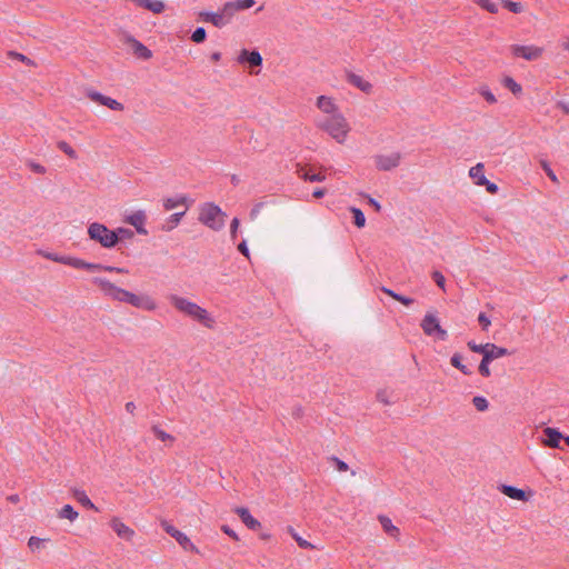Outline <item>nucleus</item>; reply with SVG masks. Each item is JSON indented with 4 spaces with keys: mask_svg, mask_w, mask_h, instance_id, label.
I'll list each match as a JSON object with an SVG mask.
<instances>
[{
    "mask_svg": "<svg viewBox=\"0 0 569 569\" xmlns=\"http://www.w3.org/2000/svg\"><path fill=\"white\" fill-rule=\"evenodd\" d=\"M467 346L472 352L482 355V359L478 367V371L482 377L486 378L490 377L491 375V371L489 369L490 362H492L495 359L512 355V351L508 350L507 348L499 347L490 342L485 345H478L473 340H470L468 341Z\"/></svg>",
    "mask_w": 569,
    "mask_h": 569,
    "instance_id": "1",
    "label": "nucleus"
},
{
    "mask_svg": "<svg viewBox=\"0 0 569 569\" xmlns=\"http://www.w3.org/2000/svg\"><path fill=\"white\" fill-rule=\"evenodd\" d=\"M169 300L171 305L180 312L186 313L187 316L199 321L209 329L213 328L214 320L210 317L209 312L202 307L177 295H171Z\"/></svg>",
    "mask_w": 569,
    "mask_h": 569,
    "instance_id": "2",
    "label": "nucleus"
},
{
    "mask_svg": "<svg viewBox=\"0 0 569 569\" xmlns=\"http://www.w3.org/2000/svg\"><path fill=\"white\" fill-rule=\"evenodd\" d=\"M88 236L101 247L111 249L118 244V238L114 230L109 229L100 222H92L88 227Z\"/></svg>",
    "mask_w": 569,
    "mask_h": 569,
    "instance_id": "3",
    "label": "nucleus"
},
{
    "mask_svg": "<svg viewBox=\"0 0 569 569\" xmlns=\"http://www.w3.org/2000/svg\"><path fill=\"white\" fill-rule=\"evenodd\" d=\"M319 127L338 142H342L349 131L348 123L340 113L326 117L319 122Z\"/></svg>",
    "mask_w": 569,
    "mask_h": 569,
    "instance_id": "4",
    "label": "nucleus"
},
{
    "mask_svg": "<svg viewBox=\"0 0 569 569\" xmlns=\"http://www.w3.org/2000/svg\"><path fill=\"white\" fill-rule=\"evenodd\" d=\"M226 213L212 202L204 203L199 212V221L212 230H220L224 224Z\"/></svg>",
    "mask_w": 569,
    "mask_h": 569,
    "instance_id": "5",
    "label": "nucleus"
},
{
    "mask_svg": "<svg viewBox=\"0 0 569 569\" xmlns=\"http://www.w3.org/2000/svg\"><path fill=\"white\" fill-rule=\"evenodd\" d=\"M92 282L100 288V290L113 300L124 302L128 290L117 287L109 280L100 277L92 279Z\"/></svg>",
    "mask_w": 569,
    "mask_h": 569,
    "instance_id": "6",
    "label": "nucleus"
},
{
    "mask_svg": "<svg viewBox=\"0 0 569 569\" xmlns=\"http://www.w3.org/2000/svg\"><path fill=\"white\" fill-rule=\"evenodd\" d=\"M425 335L433 336L437 335L439 340L445 341L448 337V333L445 329L441 328L439 320L432 313H427L420 323Z\"/></svg>",
    "mask_w": 569,
    "mask_h": 569,
    "instance_id": "7",
    "label": "nucleus"
},
{
    "mask_svg": "<svg viewBox=\"0 0 569 569\" xmlns=\"http://www.w3.org/2000/svg\"><path fill=\"white\" fill-rule=\"evenodd\" d=\"M71 267L76 268V269H84L90 272H96V271H107V272H117V273H127L128 272V270H126L124 268L104 266L101 263L87 262L80 258H74V257H73V260H71Z\"/></svg>",
    "mask_w": 569,
    "mask_h": 569,
    "instance_id": "8",
    "label": "nucleus"
},
{
    "mask_svg": "<svg viewBox=\"0 0 569 569\" xmlns=\"http://www.w3.org/2000/svg\"><path fill=\"white\" fill-rule=\"evenodd\" d=\"M161 527L162 529L168 533L170 535L172 538H174L177 540V542L187 551H192V552H196L198 553L199 550L198 548L191 542V540L187 537V535H184L183 532H181L180 530H178L177 528H174L172 525H170L168 521L166 520H162L161 521Z\"/></svg>",
    "mask_w": 569,
    "mask_h": 569,
    "instance_id": "9",
    "label": "nucleus"
},
{
    "mask_svg": "<svg viewBox=\"0 0 569 569\" xmlns=\"http://www.w3.org/2000/svg\"><path fill=\"white\" fill-rule=\"evenodd\" d=\"M237 61L251 68L252 74H258L260 71H254L253 69L262 66V57L257 50L242 49L238 54Z\"/></svg>",
    "mask_w": 569,
    "mask_h": 569,
    "instance_id": "10",
    "label": "nucleus"
},
{
    "mask_svg": "<svg viewBox=\"0 0 569 569\" xmlns=\"http://www.w3.org/2000/svg\"><path fill=\"white\" fill-rule=\"evenodd\" d=\"M510 51L513 57L523 58L528 61L538 59L542 53V48L536 46L512 44Z\"/></svg>",
    "mask_w": 569,
    "mask_h": 569,
    "instance_id": "11",
    "label": "nucleus"
},
{
    "mask_svg": "<svg viewBox=\"0 0 569 569\" xmlns=\"http://www.w3.org/2000/svg\"><path fill=\"white\" fill-rule=\"evenodd\" d=\"M401 154L392 152L391 154H378L375 157L376 167L380 171H390L400 164Z\"/></svg>",
    "mask_w": 569,
    "mask_h": 569,
    "instance_id": "12",
    "label": "nucleus"
},
{
    "mask_svg": "<svg viewBox=\"0 0 569 569\" xmlns=\"http://www.w3.org/2000/svg\"><path fill=\"white\" fill-rule=\"evenodd\" d=\"M124 302L129 303L133 307L142 308L146 310H154L156 309V302L153 301V299H151L148 296H138L130 291H127Z\"/></svg>",
    "mask_w": 569,
    "mask_h": 569,
    "instance_id": "13",
    "label": "nucleus"
},
{
    "mask_svg": "<svg viewBox=\"0 0 569 569\" xmlns=\"http://www.w3.org/2000/svg\"><path fill=\"white\" fill-rule=\"evenodd\" d=\"M123 39H124V44L127 46V48L129 50H131L132 53L138 59L147 60V59H150L152 57L151 50L148 49L141 42H139L136 38H123Z\"/></svg>",
    "mask_w": 569,
    "mask_h": 569,
    "instance_id": "14",
    "label": "nucleus"
},
{
    "mask_svg": "<svg viewBox=\"0 0 569 569\" xmlns=\"http://www.w3.org/2000/svg\"><path fill=\"white\" fill-rule=\"evenodd\" d=\"M147 216L143 210H137L132 214L124 218V222L133 226L139 234L146 236L148 233L144 228Z\"/></svg>",
    "mask_w": 569,
    "mask_h": 569,
    "instance_id": "15",
    "label": "nucleus"
},
{
    "mask_svg": "<svg viewBox=\"0 0 569 569\" xmlns=\"http://www.w3.org/2000/svg\"><path fill=\"white\" fill-rule=\"evenodd\" d=\"M137 8L150 11L154 14L162 13L166 10L163 0H131Z\"/></svg>",
    "mask_w": 569,
    "mask_h": 569,
    "instance_id": "16",
    "label": "nucleus"
},
{
    "mask_svg": "<svg viewBox=\"0 0 569 569\" xmlns=\"http://www.w3.org/2000/svg\"><path fill=\"white\" fill-rule=\"evenodd\" d=\"M236 513L239 516L241 521L251 530H259L261 528L260 521L253 518L249 511V509L244 507L236 508Z\"/></svg>",
    "mask_w": 569,
    "mask_h": 569,
    "instance_id": "17",
    "label": "nucleus"
},
{
    "mask_svg": "<svg viewBox=\"0 0 569 569\" xmlns=\"http://www.w3.org/2000/svg\"><path fill=\"white\" fill-rule=\"evenodd\" d=\"M543 433H545L543 445L546 447L559 448V443L563 438V436L560 431H558L555 428L548 427L543 430Z\"/></svg>",
    "mask_w": 569,
    "mask_h": 569,
    "instance_id": "18",
    "label": "nucleus"
},
{
    "mask_svg": "<svg viewBox=\"0 0 569 569\" xmlns=\"http://www.w3.org/2000/svg\"><path fill=\"white\" fill-rule=\"evenodd\" d=\"M256 3V0H236L228 2L223 6V12L228 16H232L236 11L251 8Z\"/></svg>",
    "mask_w": 569,
    "mask_h": 569,
    "instance_id": "19",
    "label": "nucleus"
},
{
    "mask_svg": "<svg viewBox=\"0 0 569 569\" xmlns=\"http://www.w3.org/2000/svg\"><path fill=\"white\" fill-rule=\"evenodd\" d=\"M111 528L114 530V532L124 540H131L134 536V531L126 526L123 522H121L118 518H113L111 520Z\"/></svg>",
    "mask_w": 569,
    "mask_h": 569,
    "instance_id": "20",
    "label": "nucleus"
},
{
    "mask_svg": "<svg viewBox=\"0 0 569 569\" xmlns=\"http://www.w3.org/2000/svg\"><path fill=\"white\" fill-rule=\"evenodd\" d=\"M499 490L506 495L507 497L513 499V500H519V501H527L528 500V496L526 493L525 490L522 489H519L517 487H513V486H510V485H501L499 487Z\"/></svg>",
    "mask_w": 569,
    "mask_h": 569,
    "instance_id": "21",
    "label": "nucleus"
},
{
    "mask_svg": "<svg viewBox=\"0 0 569 569\" xmlns=\"http://www.w3.org/2000/svg\"><path fill=\"white\" fill-rule=\"evenodd\" d=\"M193 201L190 200L187 196L180 194L176 198H166L163 199V208L164 210L169 211L174 209L178 206H184L187 210Z\"/></svg>",
    "mask_w": 569,
    "mask_h": 569,
    "instance_id": "22",
    "label": "nucleus"
},
{
    "mask_svg": "<svg viewBox=\"0 0 569 569\" xmlns=\"http://www.w3.org/2000/svg\"><path fill=\"white\" fill-rule=\"evenodd\" d=\"M297 173L301 179L310 182H321L326 179L321 173H311L310 170L301 163H297Z\"/></svg>",
    "mask_w": 569,
    "mask_h": 569,
    "instance_id": "23",
    "label": "nucleus"
},
{
    "mask_svg": "<svg viewBox=\"0 0 569 569\" xmlns=\"http://www.w3.org/2000/svg\"><path fill=\"white\" fill-rule=\"evenodd\" d=\"M347 79L351 84H353L355 87H357L358 89H360L361 91H363L366 93H369L372 88L370 82L363 80L360 76H358L356 73L348 72Z\"/></svg>",
    "mask_w": 569,
    "mask_h": 569,
    "instance_id": "24",
    "label": "nucleus"
},
{
    "mask_svg": "<svg viewBox=\"0 0 569 569\" xmlns=\"http://www.w3.org/2000/svg\"><path fill=\"white\" fill-rule=\"evenodd\" d=\"M317 107L326 112V113H329V114H337L336 113V110H337V107L336 104L333 103L332 99L331 98H328L326 96H320L318 99H317Z\"/></svg>",
    "mask_w": 569,
    "mask_h": 569,
    "instance_id": "25",
    "label": "nucleus"
},
{
    "mask_svg": "<svg viewBox=\"0 0 569 569\" xmlns=\"http://www.w3.org/2000/svg\"><path fill=\"white\" fill-rule=\"evenodd\" d=\"M230 18H231V16H228L227 13H224L223 9L219 13H206L204 14V20L210 21L212 24H214L217 27H221V26L226 24Z\"/></svg>",
    "mask_w": 569,
    "mask_h": 569,
    "instance_id": "26",
    "label": "nucleus"
},
{
    "mask_svg": "<svg viewBox=\"0 0 569 569\" xmlns=\"http://www.w3.org/2000/svg\"><path fill=\"white\" fill-rule=\"evenodd\" d=\"M72 496L83 507H86L88 509H92L94 511H98V508L96 507V505L89 499V497L87 496V493L83 490L73 489Z\"/></svg>",
    "mask_w": 569,
    "mask_h": 569,
    "instance_id": "27",
    "label": "nucleus"
},
{
    "mask_svg": "<svg viewBox=\"0 0 569 569\" xmlns=\"http://www.w3.org/2000/svg\"><path fill=\"white\" fill-rule=\"evenodd\" d=\"M450 365L466 376L472 375V371L462 363V356L459 352H456L451 356Z\"/></svg>",
    "mask_w": 569,
    "mask_h": 569,
    "instance_id": "28",
    "label": "nucleus"
},
{
    "mask_svg": "<svg viewBox=\"0 0 569 569\" xmlns=\"http://www.w3.org/2000/svg\"><path fill=\"white\" fill-rule=\"evenodd\" d=\"M186 211L187 210H183L181 212H176L171 214L161 229L163 231H171L172 229H174L180 223L182 217L186 214Z\"/></svg>",
    "mask_w": 569,
    "mask_h": 569,
    "instance_id": "29",
    "label": "nucleus"
},
{
    "mask_svg": "<svg viewBox=\"0 0 569 569\" xmlns=\"http://www.w3.org/2000/svg\"><path fill=\"white\" fill-rule=\"evenodd\" d=\"M475 3L490 13H497L501 7L500 2L493 0H475Z\"/></svg>",
    "mask_w": 569,
    "mask_h": 569,
    "instance_id": "30",
    "label": "nucleus"
},
{
    "mask_svg": "<svg viewBox=\"0 0 569 569\" xmlns=\"http://www.w3.org/2000/svg\"><path fill=\"white\" fill-rule=\"evenodd\" d=\"M58 516L61 519L74 521L78 518L79 513L78 511L74 510V508L71 505H66L59 510Z\"/></svg>",
    "mask_w": 569,
    "mask_h": 569,
    "instance_id": "31",
    "label": "nucleus"
},
{
    "mask_svg": "<svg viewBox=\"0 0 569 569\" xmlns=\"http://www.w3.org/2000/svg\"><path fill=\"white\" fill-rule=\"evenodd\" d=\"M502 84L509 89L515 96H519L522 92V87L513 80V78L507 76L502 79Z\"/></svg>",
    "mask_w": 569,
    "mask_h": 569,
    "instance_id": "32",
    "label": "nucleus"
},
{
    "mask_svg": "<svg viewBox=\"0 0 569 569\" xmlns=\"http://www.w3.org/2000/svg\"><path fill=\"white\" fill-rule=\"evenodd\" d=\"M379 521H380L383 530L388 535L396 536L397 533H399V529L392 525L390 518H388L387 516H379Z\"/></svg>",
    "mask_w": 569,
    "mask_h": 569,
    "instance_id": "33",
    "label": "nucleus"
},
{
    "mask_svg": "<svg viewBox=\"0 0 569 569\" xmlns=\"http://www.w3.org/2000/svg\"><path fill=\"white\" fill-rule=\"evenodd\" d=\"M350 211L352 213L355 226L358 228H363L366 224V217H365L363 212L359 208H356V207H351Z\"/></svg>",
    "mask_w": 569,
    "mask_h": 569,
    "instance_id": "34",
    "label": "nucleus"
},
{
    "mask_svg": "<svg viewBox=\"0 0 569 569\" xmlns=\"http://www.w3.org/2000/svg\"><path fill=\"white\" fill-rule=\"evenodd\" d=\"M42 256L46 257L49 260H52L54 262H59V263H62V264H67V266H70V267H71V260H73V257L59 256L57 253H51V252L42 253Z\"/></svg>",
    "mask_w": 569,
    "mask_h": 569,
    "instance_id": "35",
    "label": "nucleus"
},
{
    "mask_svg": "<svg viewBox=\"0 0 569 569\" xmlns=\"http://www.w3.org/2000/svg\"><path fill=\"white\" fill-rule=\"evenodd\" d=\"M57 147L59 150H61L63 153H66L70 159L76 160L78 158L76 150L68 142L61 140L57 143Z\"/></svg>",
    "mask_w": 569,
    "mask_h": 569,
    "instance_id": "36",
    "label": "nucleus"
},
{
    "mask_svg": "<svg viewBox=\"0 0 569 569\" xmlns=\"http://www.w3.org/2000/svg\"><path fill=\"white\" fill-rule=\"evenodd\" d=\"M476 184L485 186L487 191L491 194H496L499 190L498 186L493 182H490L485 174H481L480 180H477Z\"/></svg>",
    "mask_w": 569,
    "mask_h": 569,
    "instance_id": "37",
    "label": "nucleus"
},
{
    "mask_svg": "<svg viewBox=\"0 0 569 569\" xmlns=\"http://www.w3.org/2000/svg\"><path fill=\"white\" fill-rule=\"evenodd\" d=\"M114 232H116V236L118 238V243L121 241V240H130L134 237V232L131 230V229H128V228H117L114 229Z\"/></svg>",
    "mask_w": 569,
    "mask_h": 569,
    "instance_id": "38",
    "label": "nucleus"
},
{
    "mask_svg": "<svg viewBox=\"0 0 569 569\" xmlns=\"http://www.w3.org/2000/svg\"><path fill=\"white\" fill-rule=\"evenodd\" d=\"M153 435L157 437V439L161 440V441H174V437L167 433L166 431H163L162 429H160L158 426H152L151 428Z\"/></svg>",
    "mask_w": 569,
    "mask_h": 569,
    "instance_id": "39",
    "label": "nucleus"
},
{
    "mask_svg": "<svg viewBox=\"0 0 569 569\" xmlns=\"http://www.w3.org/2000/svg\"><path fill=\"white\" fill-rule=\"evenodd\" d=\"M501 6L507 8L513 13H520L522 11V4L520 2L509 1V0H501Z\"/></svg>",
    "mask_w": 569,
    "mask_h": 569,
    "instance_id": "40",
    "label": "nucleus"
},
{
    "mask_svg": "<svg viewBox=\"0 0 569 569\" xmlns=\"http://www.w3.org/2000/svg\"><path fill=\"white\" fill-rule=\"evenodd\" d=\"M102 106L108 107L114 111H122L124 109L123 104L110 97H106L104 101H102Z\"/></svg>",
    "mask_w": 569,
    "mask_h": 569,
    "instance_id": "41",
    "label": "nucleus"
},
{
    "mask_svg": "<svg viewBox=\"0 0 569 569\" xmlns=\"http://www.w3.org/2000/svg\"><path fill=\"white\" fill-rule=\"evenodd\" d=\"M472 403L478 411H485L489 407V402L485 397L476 396L472 399Z\"/></svg>",
    "mask_w": 569,
    "mask_h": 569,
    "instance_id": "42",
    "label": "nucleus"
},
{
    "mask_svg": "<svg viewBox=\"0 0 569 569\" xmlns=\"http://www.w3.org/2000/svg\"><path fill=\"white\" fill-rule=\"evenodd\" d=\"M483 171H485L483 164L482 163H477L475 167H472L470 169L469 176L472 179H475V182H476L477 180H480L481 174H485Z\"/></svg>",
    "mask_w": 569,
    "mask_h": 569,
    "instance_id": "43",
    "label": "nucleus"
},
{
    "mask_svg": "<svg viewBox=\"0 0 569 569\" xmlns=\"http://www.w3.org/2000/svg\"><path fill=\"white\" fill-rule=\"evenodd\" d=\"M8 56L10 58H14V59L20 60V61L24 62L28 66H34V62L30 58H28L27 56H24L22 53H18L16 51H9Z\"/></svg>",
    "mask_w": 569,
    "mask_h": 569,
    "instance_id": "44",
    "label": "nucleus"
},
{
    "mask_svg": "<svg viewBox=\"0 0 569 569\" xmlns=\"http://www.w3.org/2000/svg\"><path fill=\"white\" fill-rule=\"evenodd\" d=\"M431 277L433 281L437 283V286L445 291L446 279L443 274L440 271L436 270L432 272Z\"/></svg>",
    "mask_w": 569,
    "mask_h": 569,
    "instance_id": "45",
    "label": "nucleus"
},
{
    "mask_svg": "<svg viewBox=\"0 0 569 569\" xmlns=\"http://www.w3.org/2000/svg\"><path fill=\"white\" fill-rule=\"evenodd\" d=\"M87 97L94 101V102H98L100 104H102V101H104L106 97L107 96H103L102 93L98 92V91H93V90H89L87 92Z\"/></svg>",
    "mask_w": 569,
    "mask_h": 569,
    "instance_id": "46",
    "label": "nucleus"
},
{
    "mask_svg": "<svg viewBox=\"0 0 569 569\" xmlns=\"http://www.w3.org/2000/svg\"><path fill=\"white\" fill-rule=\"evenodd\" d=\"M44 540L38 537H31L28 541V546L31 550L40 549L43 545Z\"/></svg>",
    "mask_w": 569,
    "mask_h": 569,
    "instance_id": "47",
    "label": "nucleus"
},
{
    "mask_svg": "<svg viewBox=\"0 0 569 569\" xmlns=\"http://www.w3.org/2000/svg\"><path fill=\"white\" fill-rule=\"evenodd\" d=\"M541 167L546 174L553 181L558 182L557 176L555 174L553 170L550 168L547 161H541Z\"/></svg>",
    "mask_w": 569,
    "mask_h": 569,
    "instance_id": "48",
    "label": "nucleus"
},
{
    "mask_svg": "<svg viewBox=\"0 0 569 569\" xmlns=\"http://www.w3.org/2000/svg\"><path fill=\"white\" fill-rule=\"evenodd\" d=\"M480 94L485 98V100L489 103H495L497 101L495 94L489 90V89H486V88H482L480 90Z\"/></svg>",
    "mask_w": 569,
    "mask_h": 569,
    "instance_id": "49",
    "label": "nucleus"
},
{
    "mask_svg": "<svg viewBox=\"0 0 569 569\" xmlns=\"http://www.w3.org/2000/svg\"><path fill=\"white\" fill-rule=\"evenodd\" d=\"M478 321L482 330H488V327L491 325L490 319L483 312L479 313Z\"/></svg>",
    "mask_w": 569,
    "mask_h": 569,
    "instance_id": "50",
    "label": "nucleus"
},
{
    "mask_svg": "<svg viewBox=\"0 0 569 569\" xmlns=\"http://www.w3.org/2000/svg\"><path fill=\"white\" fill-rule=\"evenodd\" d=\"M240 224V221L238 218H233L232 221H231V224H230V237L232 240H236L237 238V232H238V227Z\"/></svg>",
    "mask_w": 569,
    "mask_h": 569,
    "instance_id": "51",
    "label": "nucleus"
},
{
    "mask_svg": "<svg viewBox=\"0 0 569 569\" xmlns=\"http://www.w3.org/2000/svg\"><path fill=\"white\" fill-rule=\"evenodd\" d=\"M331 460L336 463V468L338 471L345 472L349 469L348 465L345 461L338 459L337 457H332Z\"/></svg>",
    "mask_w": 569,
    "mask_h": 569,
    "instance_id": "52",
    "label": "nucleus"
},
{
    "mask_svg": "<svg viewBox=\"0 0 569 569\" xmlns=\"http://www.w3.org/2000/svg\"><path fill=\"white\" fill-rule=\"evenodd\" d=\"M293 539L297 541L299 547L308 549L312 548V545L308 542L307 540L302 539L301 537L297 536L296 533H292Z\"/></svg>",
    "mask_w": 569,
    "mask_h": 569,
    "instance_id": "53",
    "label": "nucleus"
},
{
    "mask_svg": "<svg viewBox=\"0 0 569 569\" xmlns=\"http://www.w3.org/2000/svg\"><path fill=\"white\" fill-rule=\"evenodd\" d=\"M29 167L30 169L36 172V173H39V174H43L46 173V168L40 164V163H37V162H30L29 163Z\"/></svg>",
    "mask_w": 569,
    "mask_h": 569,
    "instance_id": "54",
    "label": "nucleus"
},
{
    "mask_svg": "<svg viewBox=\"0 0 569 569\" xmlns=\"http://www.w3.org/2000/svg\"><path fill=\"white\" fill-rule=\"evenodd\" d=\"M396 301H398V302H400V303H402V305H405L407 307L411 306L415 302V300L412 298H409V297H406V296H402V295H399V293L396 297Z\"/></svg>",
    "mask_w": 569,
    "mask_h": 569,
    "instance_id": "55",
    "label": "nucleus"
},
{
    "mask_svg": "<svg viewBox=\"0 0 569 569\" xmlns=\"http://www.w3.org/2000/svg\"><path fill=\"white\" fill-rule=\"evenodd\" d=\"M377 399H378V401L382 402L386 406L391 403V401H389V399L387 398V391L386 390L378 391L377 392Z\"/></svg>",
    "mask_w": 569,
    "mask_h": 569,
    "instance_id": "56",
    "label": "nucleus"
},
{
    "mask_svg": "<svg viewBox=\"0 0 569 569\" xmlns=\"http://www.w3.org/2000/svg\"><path fill=\"white\" fill-rule=\"evenodd\" d=\"M238 250L244 256L247 257L248 259L250 258V254H249V249L247 247V243L246 241H242L238 244Z\"/></svg>",
    "mask_w": 569,
    "mask_h": 569,
    "instance_id": "57",
    "label": "nucleus"
},
{
    "mask_svg": "<svg viewBox=\"0 0 569 569\" xmlns=\"http://www.w3.org/2000/svg\"><path fill=\"white\" fill-rule=\"evenodd\" d=\"M221 529H222V531H223L224 533H227L229 537H231V538H232V539H234V540H238V536H237V533H236V532H234V530H232L229 526L223 525Z\"/></svg>",
    "mask_w": 569,
    "mask_h": 569,
    "instance_id": "58",
    "label": "nucleus"
},
{
    "mask_svg": "<svg viewBox=\"0 0 569 569\" xmlns=\"http://www.w3.org/2000/svg\"><path fill=\"white\" fill-rule=\"evenodd\" d=\"M368 203L375 209V211L380 212L381 204L376 199L368 197Z\"/></svg>",
    "mask_w": 569,
    "mask_h": 569,
    "instance_id": "59",
    "label": "nucleus"
},
{
    "mask_svg": "<svg viewBox=\"0 0 569 569\" xmlns=\"http://www.w3.org/2000/svg\"><path fill=\"white\" fill-rule=\"evenodd\" d=\"M381 291L385 292L386 295L390 296L395 300H396V297L398 296L397 292H395L393 290L386 288V287H382Z\"/></svg>",
    "mask_w": 569,
    "mask_h": 569,
    "instance_id": "60",
    "label": "nucleus"
},
{
    "mask_svg": "<svg viewBox=\"0 0 569 569\" xmlns=\"http://www.w3.org/2000/svg\"><path fill=\"white\" fill-rule=\"evenodd\" d=\"M381 291L385 292L386 295L390 296L395 300H396V297L398 296L397 292H395L393 290L386 288V287H382Z\"/></svg>",
    "mask_w": 569,
    "mask_h": 569,
    "instance_id": "61",
    "label": "nucleus"
},
{
    "mask_svg": "<svg viewBox=\"0 0 569 569\" xmlns=\"http://www.w3.org/2000/svg\"><path fill=\"white\" fill-rule=\"evenodd\" d=\"M303 415V411H302V408L301 407H297L292 410V416L297 419L301 418Z\"/></svg>",
    "mask_w": 569,
    "mask_h": 569,
    "instance_id": "62",
    "label": "nucleus"
},
{
    "mask_svg": "<svg viewBox=\"0 0 569 569\" xmlns=\"http://www.w3.org/2000/svg\"><path fill=\"white\" fill-rule=\"evenodd\" d=\"M326 194V189H316L312 193L315 198H322Z\"/></svg>",
    "mask_w": 569,
    "mask_h": 569,
    "instance_id": "63",
    "label": "nucleus"
},
{
    "mask_svg": "<svg viewBox=\"0 0 569 569\" xmlns=\"http://www.w3.org/2000/svg\"><path fill=\"white\" fill-rule=\"evenodd\" d=\"M126 410L129 412V413H133L134 410H136V405L134 402L132 401H129L126 403Z\"/></svg>",
    "mask_w": 569,
    "mask_h": 569,
    "instance_id": "64",
    "label": "nucleus"
}]
</instances>
